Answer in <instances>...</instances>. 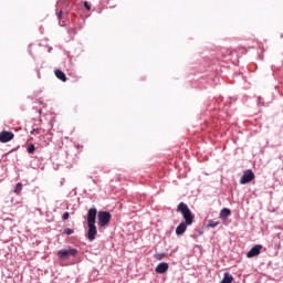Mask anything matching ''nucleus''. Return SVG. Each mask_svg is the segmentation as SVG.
Segmentation results:
<instances>
[{
    "instance_id": "obj_1",
    "label": "nucleus",
    "mask_w": 283,
    "mask_h": 283,
    "mask_svg": "<svg viewBox=\"0 0 283 283\" xmlns=\"http://www.w3.org/2000/svg\"><path fill=\"white\" fill-rule=\"evenodd\" d=\"M96 208H91L87 212V240H90V242H94L98 233L96 230Z\"/></svg>"
},
{
    "instance_id": "obj_2",
    "label": "nucleus",
    "mask_w": 283,
    "mask_h": 283,
    "mask_svg": "<svg viewBox=\"0 0 283 283\" xmlns=\"http://www.w3.org/2000/svg\"><path fill=\"white\" fill-rule=\"evenodd\" d=\"M177 210L179 211V213H181L182 218H184V222L186 224L192 226L193 224V212H191V210L189 209V206H187V203L185 202H180L177 207Z\"/></svg>"
},
{
    "instance_id": "obj_3",
    "label": "nucleus",
    "mask_w": 283,
    "mask_h": 283,
    "mask_svg": "<svg viewBox=\"0 0 283 283\" xmlns=\"http://www.w3.org/2000/svg\"><path fill=\"white\" fill-rule=\"evenodd\" d=\"M56 255L59 260L65 261L70 260L71 258H76L78 255V250L75 248H66V249H61L56 252Z\"/></svg>"
},
{
    "instance_id": "obj_4",
    "label": "nucleus",
    "mask_w": 283,
    "mask_h": 283,
    "mask_svg": "<svg viewBox=\"0 0 283 283\" xmlns=\"http://www.w3.org/2000/svg\"><path fill=\"white\" fill-rule=\"evenodd\" d=\"M111 220H112V213H109L107 211H99L97 213L98 227H101V228L107 227V224H109Z\"/></svg>"
},
{
    "instance_id": "obj_5",
    "label": "nucleus",
    "mask_w": 283,
    "mask_h": 283,
    "mask_svg": "<svg viewBox=\"0 0 283 283\" xmlns=\"http://www.w3.org/2000/svg\"><path fill=\"white\" fill-rule=\"evenodd\" d=\"M255 174L253 170L248 169L243 172L242 177L240 178V185H249L252 180H254Z\"/></svg>"
},
{
    "instance_id": "obj_6",
    "label": "nucleus",
    "mask_w": 283,
    "mask_h": 283,
    "mask_svg": "<svg viewBox=\"0 0 283 283\" xmlns=\"http://www.w3.org/2000/svg\"><path fill=\"white\" fill-rule=\"evenodd\" d=\"M14 138V133L3 130L0 133V143H10Z\"/></svg>"
},
{
    "instance_id": "obj_7",
    "label": "nucleus",
    "mask_w": 283,
    "mask_h": 283,
    "mask_svg": "<svg viewBox=\"0 0 283 283\" xmlns=\"http://www.w3.org/2000/svg\"><path fill=\"white\" fill-rule=\"evenodd\" d=\"M262 251V245L256 244L251 248V250L247 253V258H255Z\"/></svg>"
},
{
    "instance_id": "obj_8",
    "label": "nucleus",
    "mask_w": 283,
    "mask_h": 283,
    "mask_svg": "<svg viewBox=\"0 0 283 283\" xmlns=\"http://www.w3.org/2000/svg\"><path fill=\"white\" fill-rule=\"evenodd\" d=\"M155 271H156V273H159V274L167 273V271H169V263H167V262L159 263L156 266Z\"/></svg>"
},
{
    "instance_id": "obj_9",
    "label": "nucleus",
    "mask_w": 283,
    "mask_h": 283,
    "mask_svg": "<svg viewBox=\"0 0 283 283\" xmlns=\"http://www.w3.org/2000/svg\"><path fill=\"white\" fill-rule=\"evenodd\" d=\"M187 227H190L189 223L181 222L176 228V235H184L185 231H187Z\"/></svg>"
},
{
    "instance_id": "obj_10",
    "label": "nucleus",
    "mask_w": 283,
    "mask_h": 283,
    "mask_svg": "<svg viewBox=\"0 0 283 283\" xmlns=\"http://www.w3.org/2000/svg\"><path fill=\"white\" fill-rule=\"evenodd\" d=\"M229 216H231V209H229V208L221 209V211L219 213V218L221 220H227V218H229Z\"/></svg>"
},
{
    "instance_id": "obj_11",
    "label": "nucleus",
    "mask_w": 283,
    "mask_h": 283,
    "mask_svg": "<svg viewBox=\"0 0 283 283\" xmlns=\"http://www.w3.org/2000/svg\"><path fill=\"white\" fill-rule=\"evenodd\" d=\"M55 76L56 78H59L60 81H62L63 83H65V81H67V76H65V73L61 70H55Z\"/></svg>"
},
{
    "instance_id": "obj_12",
    "label": "nucleus",
    "mask_w": 283,
    "mask_h": 283,
    "mask_svg": "<svg viewBox=\"0 0 283 283\" xmlns=\"http://www.w3.org/2000/svg\"><path fill=\"white\" fill-rule=\"evenodd\" d=\"M231 282H233V275H231L228 272H226L223 274V279L221 280L220 283H231Z\"/></svg>"
},
{
    "instance_id": "obj_13",
    "label": "nucleus",
    "mask_w": 283,
    "mask_h": 283,
    "mask_svg": "<svg viewBox=\"0 0 283 283\" xmlns=\"http://www.w3.org/2000/svg\"><path fill=\"white\" fill-rule=\"evenodd\" d=\"M21 191H23V184L19 182L15 185L14 193H17L19 196V193H21Z\"/></svg>"
},
{
    "instance_id": "obj_14",
    "label": "nucleus",
    "mask_w": 283,
    "mask_h": 283,
    "mask_svg": "<svg viewBox=\"0 0 283 283\" xmlns=\"http://www.w3.org/2000/svg\"><path fill=\"white\" fill-rule=\"evenodd\" d=\"M218 224H220V221H216V220L208 221V227H210V229H216V227H218Z\"/></svg>"
},
{
    "instance_id": "obj_15",
    "label": "nucleus",
    "mask_w": 283,
    "mask_h": 283,
    "mask_svg": "<svg viewBox=\"0 0 283 283\" xmlns=\"http://www.w3.org/2000/svg\"><path fill=\"white\" fill-rule=\"evenodd\" d=\"M164 258H167V253H156L155 254V260H163Z\"/></svg>"
},
{
    "instance_id": "obj_16",
    "label": "nucleus",
    "mask_w": 283,
    "mask_h": 283,
    "mask_svg": "<svg viewBox=\"0 0 283 283\" xmlns=\"http://www.w3.org/2000/svg\"><path fill=\"white\" fill-rule=\"evenodd\" d=\"M35 149H36V147H34V144H30V145L28 146L27 151H28L29 154H32L33 151H35Z\"/></svg>"
},
{
    "instance_id": "obj_17",
    "label": "nucleus",
    "mask_w": 283,
    "mask_h": 283,
    "mask_svg": "<svg viewBox=\"0 0 283 283\" xmlns=\"http://www.w3.org/2000/svg\"><path fill=\"white\" fill-rule=\"evenodd\" d=\"M64 233H65V235H72V233H74V230H73V229H70V228H66V229L64 230Z\"/></svg>"
},
{
    "instance_id": "obj_18",
    "label": "nucleus",
    "mask_w": 283,
    "mask_h": 283,
    "mask_svg": "<svg viewBox=\"0 0 283 283\" xmlns=\"http://www.w3.org/2000/svg\"><path fill=\"white\" fill-rule=\"evenodd\" d=\"M84 8H85L86 10H92V6H91L90 2H87V1H84Z\"/></svg>"
},
{
    "instance_id": "obj_19",
    "label": "nucleus",
    "mask_w": 283,
    "mask_h": 283,
    "mask_svg": "<svg viewBox=\"0 0 283 283\" xmlns=\"http://www.w3.org/2000/svg\"><path fill=\"white\" fill-rule=\"evenodd\" d=\"M70 219V212H64L62 216V220H69Z\"/></svg>"
},
{
    "instance_id": "obj_20",
    "label": "nucleus",
    "mask_w": 283,
    "mask_h": 283,
    "mask_svg": "<svg viewBox=\"0 0 283 283\" xmlns=\"http://www.w3.org/2000/svg\"><path fill=\"white\" fill-rule=\"evenodd\" d=\"M263 104H264V102H263L262 97H259L258 98V105H263Z\"/></svg>"
},
{
    "instance_id": "obj_21",
    "label": "nucleus",
    "mask_w": 283,
    "mask_h": 283,
    "mask_svg": "<svg viewBox=\"0 0 283 283\" xmlns=\"http://www.w3.org/2000/svg\"><path fill=\"white\" fill-rule=\"evenodd\" d=\"M62 15H63V11L57 12V19H61Z\"/></svg>"
}]
</instances>
